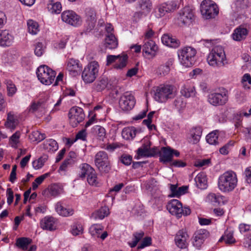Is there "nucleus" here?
Wrapping results in <instances>:
<instances>
[{
  "label": "nucleus",
  "instance_id": "f257e3e1",
  "mask_svg": "<svg viewBox=\"0 0 251 251\" xmlns=\"http://www.w3.org/2000/svg\"><path fill=\"white\" fill-rule=\"evenodd\" d=\"M154 98L159 102H166L173 99L177 95L176 87L172 84H163L154 88Z\"/></svg>",
  "mask_w": 251,
  "mask_h": 251
},
{
  "label": "nucleus",
  "instance_id": "f03ea898",
  "mask_svg": "<svg viewBox=\"0 0 251 251\" xmlns=\"http://www.w3.org/2000/svg\"><path fill=\"white\" fill-rule=\"evenodd\" d=\"M237 178L235 173L228 171L221 175L218 179V187L224 192L232 191L236 186Z\"/></svg>",
  "mask_w": 251,
  "mask_h": 251
},
{
  "label": "nucleus",
  "instance_id": "7ed1b4c3",
  "mask_svg": "<svg viewBox=\"0 0 251 251\" xmlns=\"http://www.w3.org/2000/svg\"><path fill=\"white\" fill-rule=\"evenodd\" d=\"M209 65L215 67H221L227 64L224 48L221 46L214 47L207 58Z\"/></svg>",
  "mask_w": 251,
  "mask_h": 251
},
{
  "label": "nucleus",
  "instance_id": "20e7f679",
  "mask_svg": "<svg viewBox=\"0 0 251 251\" xmlns=\"http://www.w3.org/2000/svg\"><path fill=\"white\" fill-rule=\"evenodd\" d=\"M196 50L191 47H185L177 51L180 64L185 67H192L195 62Z\"/></svg>",
  "mask_w": 251,
  "mask_h": 251
},
{
  "label": "nucleus",
  "instance_id": "39448f33",
  "mask_svg": "<svg viewBox=\"0 0 251 251\" xmlns=\"http://www.w3.org/2000/svg\"><path fill=\"white\" fill-rule=\"evenodd\" d=\"M209 103L213 106H222L228 100V92L224 87H221L217 92L210 93L207 97Z\"/></svg>",
  "mask_w": 251,
  "mask_h": 251
},
{
  "label": "nucleus",
  "instance_id": "423d86ee",
  "mask_svg": "<svg viewBox=\"0 0 251 251\" xmlns=\"http://www.w3.org/2000/svg\"><path fill=\"white\" fill-rule=\"evenodd\" d=\"M99 65L98 62L93 61L90 62L84 69L81 77L86 83H92L98 76Z\"/></svg>",
  "mask_w": 251,
  "mask_h": 251
},
{
  "label": "nucleus",
  "instance_id": "0eeeda50",
  "mask_svg": "<svg viewBox=\"0 0 251 251\" xmlns=\"http://www.w3.org/2000/svg\"><path fill=\"white\" fill-rule=\"evenodd\" d=\"M36 74L40 82L45 85L52 84L56 75L55 72L46 65L38 67Z\"/></svg>",
  "mask_w": 251,
  "mask_h": 251
},
{
  "label": "nucleus",
  "instance_id": "6e6552de",
  "mask_svg": "<svg viewBox=\"0 0 251 251\" xmlns=\"http://www.w3.org/2000/svg\"><path fill=\"white\" fill-rule=\"evenodd\" d=\"M95 163L99 171L101 174H107L111 170V166L107 153L100 151L95 157Z\"/></svg>",
  "mask_w": 251,
  "mask_h": 251
},
{
  "label": "nucleus",
  "instance_id": "1a4fd4ad",
  "mask_svg": "<svg viewBox=\"0 0 251 251\" xmlns=\"http://www.w3.org/2000/svg\"><path fill=\"white\" fill-rule=\"evenodd\" d=\"M201 12L206 19L214 18L219 13L217 4L211 0H203L201 4Z\"/></svg>",
  "mask_w": 251,
  "mask_h": 251
},
{
  "label": "nucleus",
  "instance_id": "9d476101",
  "mask_svg": "<svg viewBox=\"0 0 251 251\" xmlns=\"http://www.w3.org/2000/svg\"><path fill=\"white\" fill-rule=\"evenodd\" d=\"M194 20V12L189 6H185L181 9L177 17V24L179 25L188 26Z\"/></svg>",
  "mask_w": 251,
  "mask_h": 251
},
{
  "label": "nucleus",
  "instance_id": "9b49d317",
  "mask_svg": "<svg viewBox=\"0 0 251 251\" xmlns=\"http://www.w3.org/2000/svg\"><path fill=\"white\" fill-rule=\"evenodd\" d=\"M61 18L63 22L74 26H78L82 23L81 17L72 10L63 12Z\"/></svg>",
  "mask_w": 251,
  "mask_h": 251
},
{
  "label": "nucleus",
  "instance_id": "f8f14e48",
  "mask_svg": "<svg viewBox=\"0 0 251 251\" xmlns=\"http://www.w3.org/2000/svg\"><path fill=\"white\" fill-rule=\"evenodd\" d=\"M68 117L72 126H76L84 120L85 115L82 108L79 107H73L70 109Z\"/></svg>",
  "mask_w": 251,
  "mask_h": 251
},
{
  "label": "nucleus",
  "instance_id": "ddd939ff",
  "mask_svg": "<svg viewBox=\"0 0 251 251\" xmlns=\"http://www.w3.org/2000/svg\"><path fill=\"white\" fill-rule=\"evenodd\" d=\"M135 104V98L130 93L126 92L121 96L119 100V105L123 110H130L134 107Z\"/></svg>",
  "mask_w": 251,
  "mask_h": 251
},
{
  "label": "nucleus",
  "instance_id": "4468645a",
  "mask_svg": "<svg viewBox=\"0 0 251 251\" xmlns=\"http://www.w3.org/2000/svg\"><path fill=\"white\" fill-rule=\"evenodd\" d=\"M208 236L209 232L205 229H201L197 230L193 236V245L197 249H200Z\"/></svg>",
  "mask_w": 251,
  "mask_h": 251
},
{
  "label": "nucleus",
  "instance_id": "2eb2a0df",
  "mask_svg": "<svg viewBox=\"0 0 251 251\" xmlns=\"http://www.w3.org/2000/svg\"><path fill=\"white\" fill-rule=\"evenodd\" d=\"M189 236L186 229L179 230L176 234L175 241L176 245L180 249H185L187 247Z\"/></svg>",
  "mask_w": 251,
  "mask_h": 251
},
{
  "label": "nucleus",
  "instance_id": "dca6fc26",
  "mask_svg": "<svg viewBox=\"0 0 251 251\" xmlns=\"http://www.w3.org/2000/svg\"><path fill=\"white\" fill-rule=\"evenodd\" d=\"M157 46L155 42L151 40L144 42L143 46V53L147 58H152L156 55Z\"/></svg>",
  "mask_w": 251,
  "mask_h": 251
},
{
  "label": "nucleus",
  "instance_id": "f3484780",
  "mask_svg": "<svg viewBox=\"0 0 251 251\" xmlns=\"http://www.w3.org/2000/svg\"><path fill=\"white\" fill-rule=\"evenodd\" d=\"M104 227L99 224H94L89 228V232L94 238L104 240L108 236L107 231H103Z\"/></svg>",
  "mask_w": 251,
  "mask_h": 251
},
{
  "label": "nucleus",
  "instance_id": "a211bd4d",
  "mask_svg": "<svg viewBox=\"0 0 251 251\" xmlns=\"http://www.w3.org/2000/svg\"><path fill=\"white\" fill-rule=\"evenodd\" d=\"M82 68V65L79 63L78 60L71 58L69 59L67 62V69L73 76H75L79 75Z\"/></svg>",
  "mask_w": 251,
  "mask_h": 251
},
{
  "label": "nucleus",
  "instance_id": "6ab92c4d",
  "mask_svg": "<svg viewBox=\"0 0 251 251\" xmlns=\"http://www.w3.org/2000/svg\"><path fill=\"white\" fill-rule=\"evenodd\" d=\"M182 206V203L178 200L174 199L168 203L167 209L171 214L176 215L177 218H180Z\"/></svg>",
  "mask_w": 251,
  "mask_h": 251
},
{
  "label": "nucleus",
  "instance_id": "aec40b11",
  "mask_svg": "<svg viewBox=\"0 0 251 251\" xmlns=\"http://www.w3.org/2000/svg\"><path fill=\"white\" fill-rule=\"evenodd\" d=\"M171 148L167 146L162 147L159 151V160L163 164L170 163L173 160Z\"/></svg>",
  "mask_w": 251,
  "mask_h": 251
},
{
  "label": "nucleus",
  "instance_id": "412c9836",
  "mask_svg": "<svg viewBox=\"0 0 251 251\" xmlns=\"http://www.w3.org/2000/svg\"><path fill=\"white\" fill-rule=\"evenodd\" d=\"M14 40V37L9 31L0 30V46L2 47L10 46Z\"/></svg>",
  "mask_w": 251,
  "mask_h": 251
},
{
  "label": "nucleus",
  "instance_id": "4be33fe9",
  "mask_svg": "<svg viewBox=\"0 0 251 251\" xmlns=\"http://www.w3.org/2000/svg\"><path fill=\"white\" fill-rule=\"evenodd\" d=\"M40 226L42 228L50 231L56 229L55 219L52 217H45L40 221Z\"/></svg>",
  "mask_w": 251,
  "mask_h": 251
},
{
  "label": "nucleus",
  "instance_id": "5701e85b",
  "mask_svg": "<svg viewBox=\"0 0 251 251\" xmlns=\"http://www.w3.org/2000/svg\"><path fill=\"white\" fill-rule=\"evenodd\" d=\"M108 88L109 80L107 77L104 76H100L93 85V89L97 92H101Z\"/></svg>",
  "mask_w": 251,
  "mask_h": 251
},
{
  "label": "nucleus",
  "instance_id": "b1692460",
  "mask_svg": "<svg viewBox=\"0 0 251 251\" xmlns=\"http://www.w3.org/2000/svg\"><path fill=\"white\" fill-rule=\"evenodd\" d=\"M56 212L60 216L68 217L71 216L74 213V210L69 208H66L62 201H58L55 206Z\"/></svg>",
  "mask_w": 251,
  "mask_h": 251
},
{
  "label": "nucleus",
  "instance_id": "393cba45",
  "mask_svg": "<svg viewBox=\"0 0 251 251\" xmlns=\"http://www.w3.org/2000/svg\"><path fill=\"white\" fill-rule=\"evenodd\" d=\"M140 131L134 126L125 127L122 132L123 138L126 140H133Z\"/></svg>",
  "mask_w": 251,
  "mask_h": 251
},
{
  "label": "nucleus",
  "instance_id": "a878e982",
  "mask_svg": "<svg viewBox=\"0 0 251 251\" xmlns=\"http://www.w3.org/2000/svg\"><path fill=\"white\" fill-rule=\"evenodd\" d=\"M202 132V128L201 126L192 128L190 131V138L189 142L193 144L198 143L201 136Z\"/></svg>",
  "mask_w": 251,
  "mask_h": 251
},
{
  "label": "nucleus",
  "instance_id": "bb28decb",
  "mask_svg": "<svg viewBox=\"0 0 251 251\" xmlns=\"http://www.w3.org/2000/svg\"><path fill=\"white\" fill-rule=\"evenodd\" d=\"M79 168L78 176L82 179L87 177L90 174L95 171L89 164L85 163L80 164Z\"/></svg>",
  "mask_w": 251,
  "mask_h": 251
},
{
  "label": "nucleus",
  "instance_id": "cd10ccee",
  "mask_svg": "<svg viewBox=\"0 0 251 251\" xmlns=\"http://www.w3.org/2000/svg\"><path fill=\"white\" fill-rule=\"evenodd\" d=\"M150 143L143 144L137 150V154L140 156H151L156 151V149H152V152H151Z\"/></svg>",
  "mask_w": 251,
  "mask_h": 251
},
{
  "label": "nucleus",
  "instance_id": "c85d7f7f",
  "mask_svg": "<svg viewBox=\"0 0 251 251\" xmlns=\"http://www.w3.org/2000/svg\"><path fill=\"white\" fill-rule=\"evenodd\" d=\"M91 133L100 141H104L106 137V132L105 128L99 125L94 126L91 128Z\"/></svg>",
  "mask_w": 251,
  "mask_h": 251
},
{
  "label": "nucleus",
  "instance_id": "c756f323",
  "mask_svg": "<svg viewBox=\"0 0 251 251\" xmlns=\"http://www.w3.org/2000/svg\"><path fill=\"white\" fill-rule=\"evenodd\" d=\"M18 120L13 112H9L7 114V120L4 124L6 127L11 130H13L18 125Z\"/></svg>",
  "mask_w": 251,
  "mask_h": 251
},
{
  "label": "nucleus",
  "instance_id": "7c9ffc66",
  "mask_svg": "<svg viewBox=\"0 0 251 251\" xmlns=\"http://www.w3.org/2000/svg\"><path fill=\"white\" fill-rule=\"evenodd\" d=\"M86 22L90 28H93L96 23V13L95 10L91 8H87L85 10Z\"/></svg>",
  "mask_w": 251,
  "mask_h": 251
},
{
  "label": "nucleus",
  "instance_id": "2f4dec72",
  "mask_svg": "<svg viewBox=\"0 0 251 251\" xmlns=\"http://www.w3.org/2000/svg\"><path fill=\"white\" fill-rule=\"evenodd\" d=\"M195 181L198 187L201 189H206L207 186L206 174L203 172L200 173L195 178Z\"/></svg>",
  "mask_w": 251,
  "mask_h": 251
},
{
  "label": "nucleus",
  "instance_id": "473e14b6",
  "mask_svg": "<svg viewBox=\"0 0 251 251\" xmlns=\"http://www.w3.org/2000/svg\"><path fill=\"white\" fill-rule=\"evenodd\" d=\"M137 7L145 14H148L152 9V3L150 0H140Z\"/></svg>",
  "mask_w": 251,
  "mask_h": 251
},
{
  "label": "nucleus",
  "instance_id": "72a5a7b5",
  "mask_svg": "<svg viewBox=\"0 0 251 251\" xmlns=\"http://www.w3.org/2000/svg\"><path fill=\"white\" fill-rule=\"evenodd\" d=\"M105 42L106 48L111 50L116 49L118 45L117 39L113 33L106 35Z\"/></svg>",
  "mask_w": 251,
  "mask_h": 251
},
{
  "label": "nucleus",
  "instance_id": "f704fd0d",
  "mask_svg": "<svg viewBox=\"0 0 251 251\" xmlns=\"http://www.w3.org/2000/svg\"><path fill=\"white\" fill-rule=\"evenodd\" d=\"M247 34L248 30L246 28L239 27L234 30L232 37L234 40L239 41L244 39Z\"/></svg>",
  "mask_w": 251,
  "mask_h": 251
},
{
  "label": "nucleus",
  "instance_id": "c9c22d12",
  "mask_svg": "<svg viewBox=\"0 0 251 251\" xmlns=\"http://www.w3.org/2000/svg\"><path fill=\"white\" fill-rule=\"evenodd\" d=\"M181 95L186 98L193 97L195 95V90L193 86L188 83L183 85L180 90Z\"/></svg>",
  "mask_w": 251,
  "mask_h": 251
},
{
  "label": "nucleus",
  "instance_id": "e433bc0d",
  "mask_svg": "<svg viewBox=\"0 0 251 251\" xmlns=\"http://www.w3.org/2000/svg\"><path fill=\"white\" fill-rule=\"evenodd\" d=\"M45 150L48 151L54 152L58 149L57 143L52 139L46 140L43 144Z\"/></svg>",
  "mask_w": 251,
  "mask_h": 251
},
{
  "label": "nucleus",
  "instance_id": "4c0bfd02",
  "mask_svg": "<svg viewBox=\"0 0 251 251\" xmlns=\"http://www.w3.org/2000/svg\"><path fill=\"white\" fill-rule=\"evenodd\" d=\"M119 55V57L117 58L116 62L114 64V68L117 70H122L126 67L128 57L126 54Z\"/></svg>",
  "mask_w": 251,
  "mask_h": 251
},
{
  "label": "nucleus",
  "instance_id": "58836bf2",
  "mask_svg": "<svg viewBox=\"0 0 251 251\" xmlns=\"http://www.w3.org/2000/svg\"><path fill=\"white\" fill-rule=\"evenodd\" d=\"M48 8L52 13H59L62 9L61 4L60 2L50 0L48 3Z\"/></svg>",
  "mask_w": 251,
  "mask_h": 251
},
{
  "label": "nucleus",
  "instance_id": "ea45409f",
  "mask_svg": "<svg viewBox=\"0 0 251 251\" xmlns=\"http://www.w3.org/2000/svg\"><path fill=\"white\" fill-rule=\"evenodd\" d=\"M31 243V240L26 237H21L17 239L16 245V246L23 250H26L28 248V246Z\"/></svg>",
  "mask_w": 251,
  "mask_h": 251
},
{
  "label": "nucleus",
  "instance_id": "a19ab883",
  "mask_svg": "<svg viewBox=\"0 0 251 251\" xmlns=\"http://www.w3.org/2000/svg\"><path fill=\"white\" fill-rule=\"evenodd\" d=\"M249 113L243 112L242 111H239L234 114L233 120L234 122L235 126L238 128L241 127L242 125V121L243 120V116H248L250 115Z\"/></svg>",
  "mask_w": 251,
  "mask_h": 251
},
{
  "label": "nucleus",
  "instance_id": "79ce46f5",
  "mask_svg": "<svg viewBox=\"0 0 251 251\" xmlns=\"http://www.w3.org/2000/svg\"><path fill=\"white\" fill-rule=\"evenodd\" d=\"M218 132V130H214L209 133L206 137L207 142L211 145H218L219 144Z\"/></svg>",
  "mask_w": 251,
  "mask_h": 251
},
{
  "label": "nucleus",
  "instance_id": "37998d69",
  "mask_svg": "<svg viewBox=\"0 0 251 251\" xmlns=\"http://www.w3.org/2000/svg\"><path fill=\"white\" fill-rule=\"evenodd\" d=\"M233 232L231 230H226L223 235L219 239V242H221L223 241L225 242L226 244H231L235 243V239L233 237Z\"/></svg>",
  "mask_w": 251,
  "mask_h": 251
},
{
  "label": "nucleus",
  "instance_id": "c03bdc74",
  "mask_svg": "<svg viewBox=\"0 0 251 251\" xmlns=\"http://www.w3.org/2000/svg\"><path fill=\"white\" fill-rule=\"evenodd\" d=\"M48 190L50 194L53 197H56L63 193L62 186L57 184H53L50 185L49 187Z\"/></svg>",
  "mask_w": 251,
  "mask_h": 251
},
{
  "label": "nucleus",
  "instance_id": "a18cd8bd",
  "mask_svg": "<svg viewBox=\"0 0 251 251\" xmlns=\"http://www.w3.org/2000/svg\"><path fill=\"white\" fill-rule=\"evenodd\" d=\"M27 25L28 32L32 35L36 34L39 31L38 23L33 20H28Z\"/></svg>",
  "mask_w": 251,
  "mask_h": 251
},
{
  "label": "nucleus",
  "instance_id": "49530a36",
  "mask_svg": "<svg viewBox=\"0 0 251 251\" xmlns=\"http://www.w3.org/2000/svg\"><path fill=\"white\" fill-rule=\"evenodd\" d=\"M109 214V210L107 206L101 207L94 213L95 219H103Z\"/></svg>",
  "mask_w": 251,
  "mask_h": 251
},
{
  "label": "nucleus",
  "instance_id": "de8ad7c7",
  "mask_svg": "<svg viewBox=\"0 0 251 251\" xmlns=\"http://www.w3.org/2000/svg\"><path fill=\"white\" fill-rule=\"evenodd\" d=\"M46 135L38 130L33 131L29 135V138L32 142H39L46 138Z\"/></svg>",
  "mask_w": 251,
  "mask_h": 251
},
{
  "label": "nucleus",
  "instance_id": "09e8293b",
  "mask_svg": "<svg viewBox=\"0 0 251 251\" xmlns=\"http://www.w3.org/2000/svg\"><path fill=\"white\" fill-rule=\"evenodd\" d=\"M133 240L131 242H128L129 245L131 248L135 247L138 242L143 238L144 236V232L142 231H140L139 232H136L133 234Z\"/></svg>",
  "mask_w": 251,
  "mask_h": 251
},
{
  "label": "nucleus",
  "instance_id": "8fccbe9b",
  "mask_svg": "<svg viewBox=\"0 0 251 251\" xmlns=\"http://www.w3.org/2000/svg\"><path fill=\"white\" fill-rule=\"evenodd\" d=\"M164 5L166 7L167 12H173L178 9L179 7V2L176 0H171L164 2Z\"/></svg>",
  "mask_w": 251,
  "mask_h": 251
},
{
  "label": "nucleus",
  "instance_id": "3c124183",
  "mask_svg": "<svg viewBox=\"0 0 251 251\" xmlns=\"http://www.w3.org/2000/svg\"><path fill=\"white\" fill-rule=\"evenodd\" d=\"M235 142L232 140L229 141L226 144L219 149V152L223 155H227L229 151L234 145Z\"/></svg>",
  "mask_w": 251,
  "mask_h": 251
},
{
  "label": "nucleus",
  "instance_id": "603ef678",
  "mask_svg": "<svg viewBox=\"0 0 251 251\" xmlns=\"http://www.w3.org/2000/svg\"><path fill=\"white\" fill-rule=\"evenodd\" d=\"M87 181L90 185L95 186H98L99 181L97 177V174L95 171H94L93 173L90 174L87 177Z\"/></svg>",
  "mask_w": 251,
  "mask_h": 251
},
{
  "label": "nucleus",
  "instance_id": "864d4df0",
  "mask_svg": "<svg viewBox=\"0 0 251 251\" xmlns=\"http://www.w3.org/2000/svg\"><path fill=\"white\" fill-rule=\"evenodd\" d=\"M47 160V156H41L39 157L38 159L32 162L33 167L36 170L41 168L44 166Z\"/></svg>",
  "mask_w": 251,
  "mask_h": 251
},
{
  "label": "nucleus",
  "instance_id": "5fc2aeb1",
  "mask_svg": "<svg viewBox=\"0 0 251 251\" xmlns=\"http://www.w3.org/2000/svg\"><path fill=\"white\" fill-rule=\"evenodd\" d=\"M20 137V132L19 131H16L11 136L10 139V142L12 147L14 148H18V144L19 143Z\"/></svg>",
  "mask_w": 251,
  "mask_h": 251
},
{
  "label": "nucleus",
  "instance_id": "6e6d98bb",
  "mask_svg": "<svg viewBox=\"0 0 251 251\" xmlns=\"http://www.w3.org/2000/svg\"><path fill=\"white\" fill-rule=\"evenodd\" d=\"M242 132L246 139H251V123L242 127Z\"/></svg>",
  "mask_w": 251,
  "mask_h": 251
},
{
  "label": "nucleus",
  "instance_id": "4d7b16f0",
  "mask_svg": "<svg viewBox=\"0 0 251 251\" xmlns=\"http://www.w3.org/2000/svg\"><path fill=\"white\" fill-rule=\"evenodd\" d=\"M45 51L43 44L41 42H37L35 44L34 53L37 56H41Z\"/></svg>",
  "mask_w": 251,
  "mask_h": 251
},
{
  "label": "nucleus",
  "instance_id": "13d9d810",
  "mask_svg": "<svg viewBox=\"0 0 251 251\" xmlns=\"http://www.w3.org/2000/svg\"><path fill=\"white\" fill-rule=\"evenodd\" d=\"M248 0H236L235 2L237 9L238 11L247 8L248 6Z\"/></svg>",
  "mask_w": 251,
  "mask_h": 251
},
{
  "label": "nucleus",
  "instance_id": "bf43d9fd",
  "mask_svg": "<svg viewBox=\"0 0 251 251\" xmlns=\"http://www.w3.org/2000/svg\"><path fill=\"white\" fill-rule=\"evenodd\" d=\"M120 160L123 164L128 166L132 162V157L130 155L124 154L121 156Z\"/></svg>",
  "mask_w": 251,
  "mask_h": 251
},
{
  "label": "nucleus",
  "instance_id": "052dcab7",
  "mask_svg": "<svg viewBox=\"0 0 251 251\" xmlns=\"http://www.w3.org/2000/svg\"><path fill=\"white\" fill-rule=\"evenodd\" d=\"M75 162V161L74 159H66L61 165L59 167V170L62 171H66V169L68 166L71 165L73 164Z\"/></svg>",
  "mask_w": 251,
  "mask_h": 251
},
{
  "label": "nucleus",
  "instance_id": "680f3d73",
  "mask_svg": "<svg viewBox=\"0 0 251 251\" xmlns=\"http://www.w3.org/2000/svg\"><path fill=\"white\" fill-rule=\"evenodd\" d=\"M83 228L80 225H75L72 227V233L73 235L76 236L82 233Z\"/></svg>",
  "mask_w": 251,
  "mask_h": 251
},
{
  "label": "nucleus",
  "instance_id": "e2e57ef3",
  "mask_svg": "<svg viewBox=\"0 0 251 251\" xmlns=\"http://www.w3.org/2000/svg\"><path fill=\"white\" fill-rule=\"evenodd\" d=\"M68 39L64 38L61 39L58 42L54 43V46L56 49H63L65 48Z\"/></svg>",
  "mask_w": 251,
  "mask_h": 251
},
{
  "label": "nucleus",
  "instance_id": "0e129e2a",
  "mask_svg": "<svg viewBox=\"0 0 251 251\" xmlns=\"http://www.w3.org/2000/svg\"><path fill=\"white\" fill-rule=\"evenodd\" d=\"M147 14L143 13L141 11L135 12L133 14L132 20L134 22L137 23L139 22L142 18L145 17Z\"/></svg>",
  "mask_w": 251,
  "mask_h": 251
},
{
  "label": "nucleus",
  "instance_id": "69168bd1",
  "mask_svg": "<svg viewBox=\"0 0 251 251\" xmlns=\"http://www.w3.org/2000/svg\"><path fill=\"white\" fill-rule=\"evenodd\" d=\"M107 151L112 152L113 151L116 149L119 148V146L117 143H113L110 144L102 145L101 147Z\"/></svg>",
  "mask_w": 251,
  "mask_h": 251
},
{
  "label": "nucleus",
  "instance_id": "338daca9",
  "mask_svg": "<svg viewBox=\"0 0 251 251\" xmlns=\"http://www.w3.org/2000/svg\"><path fill=\"white\" fill-rule=\"evenodd\" d=\"M151 239L150 237H146L143 239L138 246V249H143L149 246L151 244Z\"/></svg>",
  "mask_w": 251,
  "mask_h": 251
},
{
  "label": "nucleus",
  "instance_id": "774afa93",
  "mask_svg": "<svg viewBox=\"0 0 251 251\" xmlns=\"http://www.w3.org/2000/svg\"><path fill=\"white\" fill-rule=\"evenodd\" d=\"M239 229L241 233L251 231V225L244 223L240 224L239 226Z\"/></svg>",
  "mask_w": 251,
  "mask_h": 251
}]
</instances>
